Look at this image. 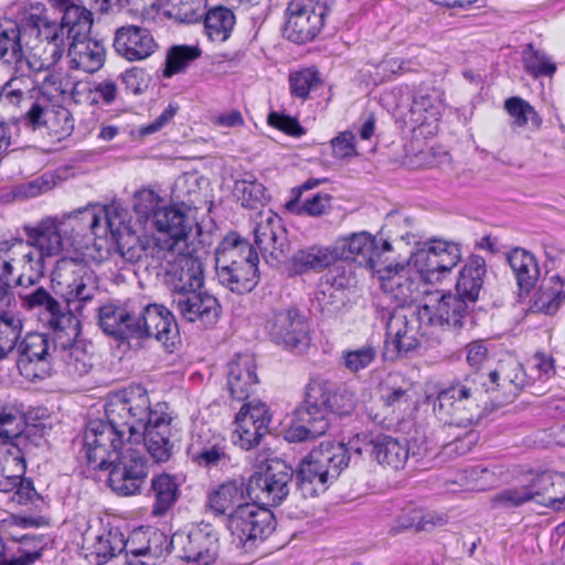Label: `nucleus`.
Returning a JSON list of instances; mask_svg holds the SVG:
<instances>
[{
    "instance_id": "1",
    "label": "nucleus",
    "mask_w": 565,
    "mask_h": 565,
    "mask_svg": "<svg viewBox=\"0 0 565 565\" xmlns=\"http://www.w3.org/2000/svg\"><path fill=\"white\" fill-rule=\"evenodd\" d=\"M51 281L55 291L65 300V307L44 287L21 292L22 307L44 315L46 327L57 337L64 333L68 339H76L81 334V321L70 305L74 301L86 303L95 298L98 292L97 276L83 262L61 258L51 273Z\"/></svg>"
},
{
    "instance_id": "2",
    "label": "nucleus",
    "mask_w": 565,
    "mask_h": 565,
    "mask_svg": "<svg viewBox=\"0 0 565 565\" xmlns=\"http://www.w3.org/2000/svg\"><path fill=\"white\" fill-rule=\"evenodd\" d=\"M52 8L62 12L61 22L54 21L57 41L47 39L39 60L28 61L29 68L42 72L55 66L67 46L70 67L85 73L97 72L105 62V49L96 40L88 38L93 25V14L73 0H49Z\"/></svg>"
},
{
    "instance_id": "3",
    "label": "nucleus",
    "mask_w": 565,
    "mask_h": 565,
    "mask_svg": "<svg viewBox=\"0 0 565 565\" xmlns=\"http://www.w3.org/2000/svg\"><path fill=\"white\" fill-rule=\"evenodd\" d=\"M146 388L129 386L113 395L105 405L107 420L92 419L86 425L83 448L87 463L93 469H104L106 463L127 446L132 416L145 415Z\"/></svg>"
},
{
    "instance_id": "4",
    "label": "nucleus",
    "mask_w": 565,
    "mask_h": 565,
    "mask_svg": "<svg viewBox=\"0 0 565 565\" xmlns=\"http://www.w3.org/2000/svg\"><path fill=\"white\" fill-rule=\"evenodd\" d=\"M355 408L354 393L345 386L321 380L307 385L303 404L297 408L295 418L285 433L289 443H302L326 434L330 426L329 415H350Z\"/></svg>"
},
{
    "instance_id": "5",
    "label": "nucleus",
    "mask_w": 565,
    "mask_h": 565,
    "mask_svg": "<svg viewBox=\"0 0 565 565\" xmlns=\"http://www.w3.org/2000/svg\"><path fill=\"white\" fill-rule=\"evenodd\" d=\"M54 30V20L43 7H33L19 23H0V60L29 66L28 61L39 60L47 39L58 40Z\"/></svg>"
},
{
    "instance_id": "6",
    "label": "nucleus",
    "mask_w": 565,
    "mask_h": 565,
    "mask_svg": "<svg viewBox=\"0 0 565 565\" xmlns=\"http://www.w3.org/2000/svg\"><path fill=\"white\" fill-rule=\"evenodd\" d=\"M484 373L472 372L440 390L434 402V413L445 425L470 427L477 424L487 404Z\"/></svg>"
},
{
    "instance_id": "7",
    "label": "nucleus",
    "mask_w": 565,
    "mask_h": 565,
    "mask_svg": "<svg viewBox=\"0 0 565 565\" xmlns=\"http://www.w3.org/2000/svg\"><path fill=\"white\" fill-rule=\"evenodd\" d=\"M166 403L150 404L146 392V412L141 416H132L127 443L134 446L142 438L143 445L156 462H167L173 452L172 417Z\"/></svg>"
},
{
    "instance_id": "8",
    "label": "nucleus",
    "mask_w": 565,
    "mask_h": 565,
    "mask_svg": "<svg viewBox=\"0 0 565 565\" xmlns=\"http://www.w3.org/2000/svg\"><path fill=\"white\" fill-rule=\"evenodd\" d=\"M429 315L422 306L394 309L386 322L384 359L395 360L417 350L422 339L433 334Z\"/></svg>"
},
{
    "instance_id": "9",
    "label": "nucleus",
    "mask_w": 565,
    "mask_h": 565,
    "mask_svg": "<svg viewBox=\"0 0 565 565\" xmlns=\"http://www.w3.org/2000/svg\"><path fill=\"white\" fill-rule=\"evenodd\" d=\"M199 245L189 244L185 248L164 250L157 266L163 270V280L171 297L203 288L204 266L199 255Z\"/></svg>"
},
{
    "instance_id": "10",
    "label": "nucleus",
    "mask_w": 565,
    "mask_h": 565,
    "mask_svg": "<svg viewBox=\"0 0 565 565\" xmlns=\"http://www.w3.org/2000/svg\"><path fill=\"white\" fill-rule=\"evenodd\" d=\"M105 224L111 237L116 241L117 250L127 263H139L143 258H151L148 266H157L162 256L152 250L154 239L137 235L128 210L117 205H109L105 213Z\"/></svg>"
},
{
    "instance_id": "11",
    "label": "nucleus",
    "mask_w": 565,
    "mask_h": 565,
    "mask_svg": "<svg viewBox=\"0 0 565 565\" xmlns=\"http://www.w3.org/2000/svg\"><path fill=\"white\" fill-rule=\"evenodd\" d=\"M149 460L138 448L127 443L119 455L106 463L108 486L118 495L141 494L149 476Z\"/></svg>"
},
{
    "instance_id": "12",
    "label": "nucleus",
    "mask_w": 565,
    "mask_h": 565,
    "mask_svg": "<svg viewBox=\"0 0 565 565\" xmlns=\"http://www.w3.org/2000/svg\"><path fill=\"white\" fill-rule=\"evenodd\" d=\"M225 525L237 544L249 550L274 532L276 519L269 509L246 502L227 514Z\"/></svg>"
},
{
    "instance_id": "13",
    "label": "nucleus",
    "mask_w": 565,
    "mask_h": 565,
    "mask_svg": "<svg viewBox=\"0 0 565 565\" xmlns=\"http://www.w3.org/2000/svg\"><path fill=\"white\" fill-rule=\"evenodd\" d=\"M193 220L188 215L185 206H161L153 215V226L158 232L152 250L162 252L185 248L189 244L199 243L193 234Z\"/></svg>"
},
{
    "instance_id": "14",
    "label": "nucleus",
    "mask_w": 565,
    "mask_h": 565,
    "mask_svg": "<svg viewBox=\"0 0 565 565\" xmlns=\"http://www.w3.org/2000/svg\"><path fill=\"white\" fill-rule=\"evenodd\" d=\"M294 469L285 460L273 458L266 467L254 472L247 484V493L267 505H279L289 494Z\"/></svg>"
},
{
    "instance_id": "15",
    "label": "nucleus",
    "mask_w": 565,
    "mask_h": 565,
    "mask_svg": "<svg viewBox=\"0 0 565 565\" xmlns=\"http://www.w3.org/2000/svg\"><path fill=\"white\" fill-rule=\"evenodd\" d=\"M179 557L196 565H210L218 553V533L210 523L193 525L188 532L174 533L169 542Z\"/></svg>"
},
{
    "instance_id": "16",
    "label": "nucleus",
    "mask_w": 565,
    "mask_h": 565,
    "mask_svg": "<svg viewBox=\"0 0 565 565\" xmlns=\"http://www.w3.org/2000/svg\"><path fill=\"white\" fill-rule=\"evenodd\" d=\"M328 11L323 4H312V0H291L285 13L284 36L297 44L312 41L323 26Z\"/></svg>"
},
{
    "instance_id": "17",
    "label": "nucleus",
    "mask_w": 565,
    "mask_h": 565,
    "mask_svg": "<svg viewBox=\"0 0 565 565\" xmlns=\"http://www.w3.org/2000/svg\"><path fill=\"white\" fill-rule=\"evenodd\" d=\"M484 379L490 398L498 403L512 402L522 390L534 384L522 364L513 356L501 359L494 370L484 374Z\"/></svg>"
},
{
    "instance_id": "18",
    "label": "nucleus",
    "mask_w": 565,
    "mask_h": 565,
    "mask_svg": "<svg viewBox=\"0 0 565 565\" xmlns=\"http://www.w3.org/2000/svg\"><path fill=\"white\" fill-rule=\"evenodd\" d=\"M265 328L271 341L287 349L302 350L309 344V324L297 308L274 310Z\"/></svg>"
},
{
    "instance_id": "19",
    "label": "nucleus",
    "mask_w": 565,
    "mask_h": 565,
    "mask_svg": "<svg viewBox=\"0 0 565 565\" xmlns=\"http://www.w3.org/2000/svg\"><path fill=\"white\" fill-rule=\"evenodd\" d=\"M138 299L109 301L98 308V326L119 344L135 348Z\"/></svg>"
},
{
    "instance_id": "20",
    "label": "nucleus",
    "mask_w": 565,
    "mask_h": 565,
    "mask_svg": "<svg viewBox=\"0 0 565 565\" xmlns=\"http://www.w3.org/2000/svg\"><path fill=\"white\" fill-rule=\"evenodd\" d=\"M136 309L135 348L141 347L142 341L150 338L167 344L178 333L174 317L164 306L138 299Z\"/></svg>"
},
{
    "instance_id": "21",
    "label": "nucleus",
    "mask_w": 565,
    "mask_h": 565,
    "mask_svg": "<svg viewBox=\"0 0 565 565\" xmlns=\"http://www.w3.org/2000/svg\"><path fill=\"white\" fill-rule=\"evenodd\" d=\"M376 270L382 290L397 302V308H407L422 294V277L409 264L388 265Z\"/></svg>"
},
{
    "instance_id": "22",
    "label": "nucleus",
    "mask_w": 565,
    "mask_h": 565,
    "mask_svg": "<svg viewBox=\"0 0 565 565\" xmlns=\"http://www.w3.org/2000/svg\"><path fill=\"white\" fill-rule=\"evenodd\" d=\"M17 366L20 374L31 381L44 379L51 367V345L46 334L28 333L17 347Z\"/></svg>"
},
{
    "instance_id": "23",
    "label": "nucleus",
    "mask_w": 565,
    "mask_h": 565,
    "mask_svg": "<svg viewBox=\"0 0 565 565\" xmlns=\"http://www.w3.org/2000/svg\"><path fill=\"white\" fill-rule=\"evenodd\" d=\"M337 259L351 260L360 267L375 270L380 264L381 250L376 238L362 231L338 237L333 243Z\"/></svg>"
},
{
    "instance_id": "24",
    "label": "nucleus",
    "mask_w": 565,
    "mask_h": 565,
    "mask_svg": "<svg viewBox=\"0 0 565 565\" xmlns=\"http://www.w3.org/2000/svg\"><path fill=\"white\" fill-rule=\"evenodd\" d=\"M113 47L126 61L139 62L150 57L158 50V43L147 28L126 24L116 30Z\"/></svg>"
},
{
    "instance_id": "25",
    "label": "nucleus",
    "mask_w": 565,
    "mask_h": 565,
    "mask_svg": "<svg viewBox=\"0 0 565 565\" xmlns=\"http://www.w3.org/2000/svg\"><path fill=\"white\" fill-rule=\"evenodd\" d=\"M172 306L184 320L205 327L216 323L221 312L218 300L202 289L173 296Z\"/></svg>"
},
{
    "instance_id": "26",
    "label": "nucleus",
    "mask_w": 565,
    "mask_h": 565,
    "mask_svg": "<svg viewBox=\"0 0 565 565\" xmlns=\"http://www.w3.org/2000/svg\"><path fill=\"white\" fill-rule=\"evenodd\" d=\"M214 259L216 274L259 262L258 254L249 241L236 232H230L223 237L215 248Z\"/></svg>"
},
{
    "instance_id": "27",
    "label": "nucleus",
    "mask_w": 565,
    "mask_h": 565,
    "mask_svg": "<svg viewBox=\"0 0 565 565\" xmlns=\"http://www.w3.org/2000/svg\"><path fill=\"white\" fill-rule=\"evenodd\" d=\"M473 305L457 294H445L433 305H424L423 309L431 316V327L461 328L473 309Z\"/></svg>"
},
{
    "instance_id": "28",
    "label": "nucleus",
    "mask_w": 565,
    "mask_h": 565,
    "mask_svg": "<svg viewBox=\"0 0 565 565\" xmlns=\"http://www.w3.org/2000/svg\"><path fill=\"white\" fill-rule=\"evenodd\" d=\"M256 361L250 354H237L227 364V388L233 398L246 401L258 384Z\"/></svg>"
},
{
    "instance_id": "29",
    "label": "nucleus",
    "mask_w": 565,
    "mask_h": 565,
    "mask_svg": "<svg viewBox=\"0 0 565 565\" xmlns=\"http://www.w3.org/2000/svg\"><path fill=\"white\" fill-rule=\"evenodd\" d=\"M189 23L203 21V33L211 42L223 43L230 39L236 23L234 12L225 6H214L203 13H185Z\"/></svg>"
},
{
    "instance_id": "30",
    "label": "nucleus",
    "mask_w": 565,
    "mask_h": 565,
    "mask_svg": "<svg viewBox=\"0 0 565 565\" xmlns=\"http://www.w3.org/2000/svg\"><path fill=\"white\" fill-rule=\"evenodd\" d=\"M228 443L221 437L206 441L193 443L189 448L191 461L198 467L212 470L224 469L232 466Z\"/></svg>"
},
{
    "instance_id": "31",
    "label": "nucleus",
    "mask_w": 565,
    "mask_h": 565,
    "mask_svg": "<svg viewBox=\"0 0 565 565\" xmlns=\"http://www.w3.org/2000/svg\"><path fill=\"white\" fill-rule=\"evenodd\" d=\"M63 225L60 217L49 216L43 218L35 226H24L26 235L25 243L39 249L44 256L58 255L63 249L62 236L58 227Z\"/></svg>"
},
{
    "instance_id": "32",
    "label": "nucleus",
    "mask_w": 565,
    "mask_h": 565,
    "mask_svg": "<svg viewBox=\"0 0 565 565\" xmlns=\"http://www.w3.org/2000/svg\"><path fill=\"white\" fill-rule=\"evenodd\" d=\"M254 228L255 244L263 252L278 257L285 254L287 247L286 231L282 227L281 218L270 211L264 215Z\"/></svg>"
},
{
    "instance_id": "33",
    "label": "nucleus",
    "mask_w": 565,
    "mask_h": 565,
    "mask_svg": "<svg viewBox=\"0 0 565 565\" xmlns=\"http://www.w3.org/2000/svg\"><path fill=\"white\" fill-rule=\"evenodd\" d=\"M178 476L168 472L154 475L150 480L147 495L152 499L151 514L163 516L177 503L181 494Z\"/></svg>"
},
{
    "instance_id": "34",
    "label": "nucleus",
    "mask_w": 565,
    "mask_h": 565,
    "mask_svg": "<svg viewBox=\"0 0 565 565\" xmlns=\"http://www.w3.org/2000/svg\"><path fill=\"white\" fill-rule=\"evenodd\" d=\"M15 266L20 269L17 278L18 286H33L44 276L45 259L39 249L24 241H15Z\"/></svg>"
},
{
    "instance_id": "35",
    "label": "nucleus",
    "mask_w": 565,
    "mask_h": 565,
    "mask_svg": "<svg viewBox=\"0 0 565 565\" xmlns=\"http://www.w3.org/2000/svg\"><path fill=\"white\" fill-rule=\"evenodd\" d=\"M486 274L487 265L484 258L472 255L459 273L456 282V294L475 306L482 290Z\"/></svg>"
},
{
    "instance_id": "36",
    "label": "nucleus",
    "mask_w": 565,
    "mask_h": 565,
    "mask_svg": "<svg viewBox=\"0 0 565 565\" xmlns=\"http://www.w3.org/2000/svg\"><path fill=\"white\" fill-rule=\"evenodd\" d=\"M335 262L333 246L311 245L298 249L289 260V271L292 275H303L309 271H320Z\"/></svg>"
},
{
    "instance_id": "37",
    "label": "nucleus",
    "mask_w": 565,
    "mask_h": 565,
    "mask_svg": "<svg viewBox=\"0 0 565 565\" xmlns=\"http://www.w3.org/2000/svg\"><path fill=\"white\" fill-rule=\"evenodd\" d=\"M247 487L243 480H227L218 484L207 494V507L216 515H225L227 511L232 512L238 505L245 504V492Z\"/></svg>"
},
{
    "instance_id": "38",
    "label": "nucleus",
    "mask_w": 565,
    "mask_h": 565,
    "mask_svg": "<svg viewBox=\"0 0 565 565\" xmlns=\"http://www.w3.org/2000/svg\"><path fill=\"white\" fill-rule=\"evenodd\" d=\"M308 456L323 473L328 472V477L332 481L338 479L341 471L348 467L350 461L348 449L342 443L322 441L320 446L312 449Z\"/></svg>"
},
{
    "instance_id": "39",
    "label": "nucleus",
    "mask_w": 565,
    "mask_h": 565,
    "mask_svg": "<svg viewBox=\"0 0 565 565\" xmlns=\"http://www.w3.org/2000/svg\"><path fill=\"white\" fill-rule=\"evenodd\" d=\"M372 457L382 466L394 470L402 469L409 457L408 443L405 438L377 435L372 446Z\"/></svg>"
},
{
    "instance_id": "40",
    "label": "nucleus",
    "mask_w": 565,
    "mask_h": 565,
    "mask_svg": "<svg viewBox=\"0 0 565 565\" xmlns=\"http://www.w3.org/2000/svg\"><path fill=\"white\" fill-rule=\"evenodd\" d=\"M295 473V482L297 490L303 498H313L324 492L333 482L324 472L307 456L298 465Z\"/></svg>"
},
{
    "instance_id": "41",
    "label": "nucleus",
    "mask_w": 565,
    "mask_h": 565,
    "mask_svg": "<svg viewBox=\"0 0 565 565\" xmlns=\"http://www.w3.org/2000/svg\"><path fill=\"white\" fill-rule=\"evenodd\" d=\"M347 295L342 279L327 275L318 286L312 305L323 316L331 317L344 306Z\"/></svg>"
},
{
    "instance_id": "42",
    "label": "nucleus",
    "mask_w": 565,
    "mask_h": 565,
    "mask_svg": "<svg viewBox=\"0 0 565 565\" xmlns=\"http://www.w3.org/2000/svg\"><path fill=\"white\" fill-rule=\"evenodd\" d=\"M258 263L230 268L216 274L217 281L232 292L244 295L250 292L259 282Z\"/></svg>"
},
{
    "instance_id": "43",
    "label": "nucleus",
    "mask_w": 565,
    "mask_h": 565,
    "mask_svg": "<svg viewBox=\"0 0 565 565\" xmlns=\"http://www.w3.org/2000/svg\"><path fill=\"white\" fill-rule=\"evenodd\" d=\"M74 343L63 348L62 359L65 372L72 377H82L88 374L94 366L93 344L72 339Z\"/></svg>"
},
{
    "instance_id": "44",
    "label": "nucleus",
    "mask_w": 565,
    "mask_h": 565,
    "mask_svg": "<svg viewBox=\"0 0 565 565\" xmlns=\"http://www.w3.org/2000/svg\"><path fill=\"white\" fill-rule=\"evenodd\" d=\"M507 260L514 273L520 289L529 291L540 276L534 255L523 248L515 247L507 255Z\"/></svg>"
},
{
    "instance_id": "45",
    "label": "nucleus",
    "mask_w": 565,
    "mask_h": 565,
    "mask_svg": "<svg viewBox=\"0 0 565 565\" xmlns=\"http://www.w3.org/2000/svg\"><path fill=\"white\" fill-rule=\"evenodd\" d=\"M44 443L43 434L35 426L23 429L19 436H15V440L9 444L6 469L9 470L12 463H18L19 460L25 463L26 458L33 456L35 449Z\"/></svg>"
},
{
    "instance_id": "46",
    "label": "nucleus",
    "mask_w": 565,
    "mask_h": 565,
    "mask_svg": "<svg viewBox=\"0 0 565 565\" xmlns=\"http://www.w3.org/2000/svg\"><path fill=\"white\" fill-rule=\"evenodd\" d=\"M564 281L561 275H553L534 294L532 308L546 315L555 313L565 300Z\"/></svg>"
},
{
    "instance_id": "47",
    "label": "nucleus",
    "mask_w": 565,
    "mask_h": 565,
    "mask_svg": "<svg viewBox=\"0 0 565 565\" xmlns=\"http://www.w3.org/2000/svg\"><path fill=\"white\" fill-rule=\"evenodd\" d=\"M109 206L100 209L98 205L88 204L84 207L76 209L72 212L64 213L60 220L64 225L67 221L75 223L73 230L77 232L90 231L95 236L106 235L107 226L100 232V222L105 220L106 210Z\"/></svg>"
},
{
    "instance_id": "48",
    "label": "nucleus",
    "mask_w": 565,
    "mask_h": 565,
    "mask_svg": "<svg viewBox=\"0 0 565 565\" xmlns=\"http://www.w3.org/2000/svg\"><path fill=\"white\" fill-rule=\"evenodd\" d=\"M15 241L0 242V309L8 308L13 300L10 277L15 267Z\"/></svg>"
},
{
    "instance_id": "49",
    "label": "nucleus",
    "mask_w": 565,
    "mask_h": 565,
    "mask_svg": "<svg viewBox=\"0 0 565 565\" xmlns=\"http://www.w3.org/2000/svg\"><path fill=\"white\" fill-rule=\"evenodd\" d=\"M22 329L23 321L18 313L0 309V360L15 349Z\"/></svg>"
},
{
    "instance_id": "50",
    "label": "nucleus",
    "mask_w": 565,
    "mask_h": 565,
    "mask_svg": "<svg viewBox=\"0 0 565 565\" xmlns=\"http://www.w3.org/2000/svg\"><path fill=\"white\" fill-rule=\"evenodd\" d=\"M128 542L118 530H110L96 537L92 547V555L97 565L106 564L117 554L124 552Z\"/></svg>"
},
{
    "instance_id": "51",
    "label": "nucleus",
    "mask_w": 565,
    "mask_h": 565,
    "mask_svg": "<svg viewBox=\"0 0 565 565\" xmlns=\"http://www.w3.org/2000/svg\"><path fill=\"white\" fill-rule=\"evenodd\" d=\"M504 109L512 118V127L521 128L530 124L532 128L539 129L542 125V119L534 107L521 97L508 98L504 102Z\"/></svg>"
},
{
    "instance_id": "52",
    "label": "nucleus",
    "mask_w": 565,
    "mask_h": 565,
    "mask_svg": "<svg viewBox=\"0 0 565 565\" xmlns=\"http://www.w3.org/2000/svg\"><path fill=\"white\" fill-rule=\"evenodd\" d=\"M407 264L417 271L422 280L431 281L436 274H439L436 247L429 242L412 253Z\"/></svg>"
},
{
    "instance_id": "53",
    "label": "nucleus",
    "mask_w": 565,
    "mask_h": 565,
    "mask_svg": "<svg viewBox=\"0 0 565 565\" xmlns=\"http://www.w3.org/2000/svg\"><path fill=\"white\" fill-rule=\"evenodd\" d=\"M234 195L242 206L250 210L258 209L266 199L265 186L254 177L237 180L234 184Z\"/></svg>"
},
{
    "instance_id": "54",
    "label": "nucleus",
    "mask_w": 565,
    "mask_h": 565,
    "mask_svg": "<svg viewBox=\"0 0 565 565\" xmlns=\"http://www.w3.org/2000/svg\"><path fill=\"white\" fill-rule=\"evenodd\" d=\"M200 55L201 50L198 46L179 45L171 47L167 54L163 76L168 78L183 72Z\"/></svg>"
},
{
    "instance_id": "55",
    "label": "nucleus",
    "mask_w": 565,
    "mask_h": 565,
    "mask_svg": "<svg viewBox=\"0 0 565 565\" xmlns=\"http://www.w3.org/2000/svg\"><path fill=\"white\" fill-rule=\"evenodd\" d=\"M235 429L233 433V441L242 449L249 450L258 446L263 437L268 433L267 428L256 426L250 419L235 417Z\"/></svg>"
},
{
    "instance_id": "56",
    "label": "nucleus",
    "mask_w": 565,
    "mask_h": 565,
    "mask_svg": "<svg viewBox=\"0 0 565 565\" xmlns=\"http://www.w3.org/2000/svg\"><path fill=\"white\" fill-rule=\"evenodd\" d=\"M288 82L291 95L305 100L321 84V78L316 68L309 67L290 73Z\"/></svg>"
},
{
    "instance_id": "57",
    "label": "nucleus",
    "mask_w": 565,
    "mask_h": 565,
    "mask_svg": "<svg viewBox=\"0 0 565 565\" xmlns=\"http://www.w3.org/2000/svg\"><path fill=\"white\" fill-rule=\"evenodd\" d=\"M445 519L434 513H423L419 510H404L396 520L399 530L415 529L416 531H428L435 525H441Z\"/></svg>"
},
{
    "instance_id": "58",
    "label": "nucleus",
    "mask_w": 565,
    "mask_h": 565,
    "mask_svg": "<svg viewBox=\"0 0 565 565\" xmlns=\"http://www.w3.org/2000/svg\"><path fill=\"white\" fill-rule=\"evenodd\" d=\"M522 60L527 74L533 77L552 76L556 71V65L543 51L536 50L532 44H527L523 51Z\"/></svg>"
},
{
    "instance_id": "59",
    "label": "nucleus",
    "mask_w": 565,
    "mask_h": 565,
    "mask_svg": "<svg viewBox=\"0 0 565 565\" xmlns=\"http://www.w3.org/2000/svg\"><path fill=\"white\" fill-rule=\"evenodd\" d=\"M377 356V348L372 343H365L353 350L342 353L344 366L352 373H358L369 367Z\"/></svg>"
},
{
    "instance_id": "60",
    "label": "nucleus",
    "mask_w": 565,
    "mask_h": 565,
    "mask_svg": "<svg viewBox=\"0 0 565 565\" xmlns=\"http://www.w3.org/2000/svg\"><path fill=\"white\" fill-rule=\"evenodd\" d=\"M55 185V181L52 175L43 174L28 182L18 184L13 188V195L17 199L25 200L39 196Z\"/></svg>"
},
{
    "instance_id": "61",
    "label": "nucleus",
    "mask_w": 565,
    "mask_h": 565,
    "mask_svg": "<svg viewBox=\"0 0 565 565\" xmlns=\"http://www.w3.org/2000/svg\"><path fill=\"white\" fill-rule=\"evenodd\" d=\"M529 497V492L523 484L501 490L491 499V504L495 509L519 508L530 502Z\"/></svg>"
},
{
    "instance_id": "62",
    "label": "nucleus",
    "mask_w": 565,
    "mask_h": 565,
    "mask_svg": "<svg viewBox=\"0 0 565 565\" xmlns=\"http://www.w3.org/2000/svg\"><path fill=\"white\" fill-rule=\"evenodd\" d=\"M439 274L450 271L460 260L461 252L457 244L446 241L434 239Z\"/></svg>"
},
{
    "instance_id": "63",
    "label": "nucleus",
    "mask_w": 565,
    "mask_h": 565,
    "mask_svg": "<svg viewBox=\"0 0 565 565\" xmlns=\"http://www.w3.org/2000/svg\"><path fill=\"white\" fill-rule=\"evenodd\" d=\"M553 476L554 471H545L536 475L527 484H524L530 495V502L546 505L550 488L553 486Z\"/></svg>"
},
{
    "instance_id": "64",
    "label": "nucleus",
    "mask_w": 565,
    "mask_h": 565,
    "mask_svg": "<svg viewBox=\"0 0 565 565\" xmlns=\"http://www.w3.org/2000/svg\"><path fill=\"white\" fill-rule=\"evenodd\" d=\"M331 195L328 193L318 192L311 198L300 199V203H298V207L292 212L297 214H306L309 216H321L327 214L332 205H331Z\"/></svg>"
}]
</instances>
